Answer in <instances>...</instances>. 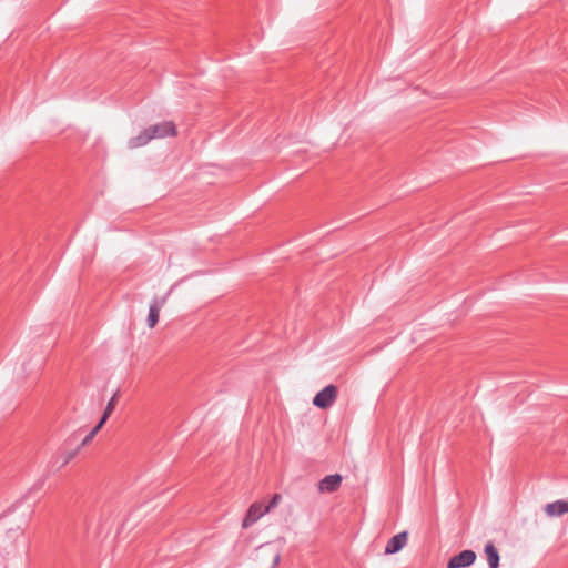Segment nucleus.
<instances>
[{"mask_svg": "<svg viewBox=\"0 0 568 568\" xmlns=\"http://www.w3.org/2000/svg\"><path fill=\"white\" fill-rule=\"evenodd\" d=\"M343 477L339 474L327 475L318 483L321 493H335L342 485Z\"/></svg>", "mask_w": 568, "mask_h": 568, "instance_id": "6", "label": "nucleus"}, {"mask_svg": "<svg viewBox=\"0 0 568 568\" xmlns=\"http://www.w3.org/2000/svg\"><path fill=\"white\" fill-rule=\"evenodd\" d=\"M164 303V298L159 302L158 300H154L153 303H151L149 307V315H148V325L150 328H153L158 322H159V314H160V306Z\"/></svg>", "mask_w": 568, "mask_h": 568, "instance_id": "10", "label": "nucleus"}, {"mask_svg": "<svg viewBox=\"0 0 568 568\" xmlns=\"http://www.w3.org/2000/svg\"><path fill=\"white\" fill-rule=\"evenodd\" d=\"M118 402V393H115L110 400L106 404V407L99 420V423L87 434V436L82 439V445H88L94 436L98 434V432L101 429V427L105 424L110 415L115 408Z\"/></svg>", "mask_w": 568, "mask_h": 568, "instance_id": "2", "label": "nucleus"}, {"mask_svg": "<svg viewBox=\"0 0 568 568\" xmlns=\"http://www.w3.org/2000/svg\"><path fill=\"white\" fill-rule=\"evenodd\" d=\"M151 140L176 135V126L172 121H163L146 128Z\"/></svg>", "mask_w": 568, "mask_h": 568, "instance_id": "3", "label": "nucleus"}, {"mask_svg": "<svg viewBox=\"0 0 568 568\" xmlns=\"http://www.w3.org/2000/svg\"><path fill=\"white\" fill-rule=\"evenodd\" d=\"M82 442L73 449L69 452H63L58 456V462H60V468L68 465L78 454L81 447H83Z\"/></svg>", "mask_w": 568, "mask_h": 568, "instance_id": "12", "label": "nucleus"}, {"mask_svg": "<svg viewBox=\"0 0 568 568\" xmlns=\"http://www.w3.org/2000/svg\"><path fill=\"white\" fill-rule=\"evenodd\" d=\"M280 561V555H276L275 559H274V564H277Z\"/></svg>", "mask_w": 568, "mask_h": 568, "instance_id": "15", "label": "nucleus"}, {"mask_svg": "<svg viewBox=\"0 0 568 568\" xmlns=\"http://www.w3.org/2000/svg\"><path fill=\"white\" fill-rule=\"evenodd\" d=\"M475 560V551L466 549L453 556L447 562V568H465L473 565Z\"/></svg>", "mask_w": 568, "mask_h": 568, "instance_id": "5", "label": "nucleus"}, {"mask_svg": "<svg viewBox=\"0 0 568 568\" xmlns=\"http://www.w3.org/2000/svg\"><path fill=\"white\" fill-rule=\"evenodd\" d=\"M265 514H267V509L265 506L260 503L255 501L253 503L248 509L247 513L242 521V528L247 529L253 524H255L261 517H263Z\"/></svg>", "mask_w": 568, "mask_h": 568, "instance_id": "4", "label": "nucleus"}, {"mask_svg": "<svg viewBox=\"0 0 568 568\" xmlns=\"http://www.w3.org/2000/svg\"><path fill=\"white\" fill-rule=\"evenodd\" d=\"M78 440V433H73L67 440L65 444H70L71 442Z\"/></svg>", "mask_w": 568, "mask_h": 568, "instance_id": "14", "label": "nucleus"}, {"mask_svg": "<svg viewBox=\"0 0 568 568\" xmlns=\"http://www.w3.org/2000/svg\"><path fill=\"white\" fill-rule=\"evenodd\" d=\"M408 540V532L407 531H400L397 535L393 536L385 547V554L386 555H393L398 551H400L407 544Z\"/></svg>", "mask_w": 568, "mask_h": 568, "instance_id": "7", "label": "nucleus"}, {"mask_svg": "<svg viewBox=\"0 0 568 568\" xmlns=\"http://www.w3.org/2000/svg\"><path fill=\"white\" fill-rule=\"evenodd\" d=\"M281 499H282V496L280 494H274L273 497L271 498V500L268 501V504L264 505L265 508L267 509V513H270L272 509L277 507Z\"/></svg>", "mask_w": 568, "mask_h": 568, "instance_id": "13", "label": "nucleus"}, {"mask_svg": "<svg viewBox=\"0 0 568 568\" xmlns=\"http://www.w3.org/2000/svg\"><path fill=\"white\" fill-rule=\"evenodd\" d=\"M338 389L335 385L329 384L318 392L313 398V405L321 409L331 407L337 398Z\"/></svg>", "mask_w": 568, "mask_h": 568, "instance_id": "1", "label": "nucleus"}, {"mask_svg": "<svg viewBox=\"0 0 568 568\" xmlns=\"http://www.w3.org/2000/svg\"><path fill=\"white\" fill-rule=\"evenodd\" d=\"M485 554L487 557L489 568H498L500 557H499V552H498L497 548L494 546V544L491 541L486 544Z\"/></svg>", "mask_w": 568, "mask_h": 568, "instance_id": "9", "label": "nucleus"}, {"mask_svg": "<svg viewBox=\"0 0 568 568\" xmlns=\"http://www.w3.org/2000/svg\"><path fill=\"white\" fill-rule=\"evenodd\" d=\"M151 141V136L146 129H144L140 134L133 136L129 140V146L131 149L141 148Z\"/></svg>", "mask_w": 568, "mask_h": 568, "instance_id": "11", "label": "nucleus"}, {"mask_svg": "<svg viewBox=\"0 0 568 568\" xmlns=\"http://www.w3.org/2000/svg\"><path fill=\"white\" fill-rule=\"evenodd\" d=\"M545 513L549 517H559L564 514L568 513V501L567 500H556L552 503H549L544 508Z\"/></svg>", "mask_w": 568, "mask_h": 568, "instance_id": "8", "label": "nucleus"}]
</instances>
